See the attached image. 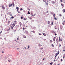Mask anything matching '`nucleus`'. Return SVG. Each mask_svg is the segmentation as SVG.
Here are the masks:
<instances>
[{
	"instance_id": "46",
	"label": "nucleus",
	"mask_w": 65,
	"mask_h": 65,
	"mask_svg": "<svg viewBox=\"0 0 65 65\" xmlns=\"http://www.w3.org/2000/svg\"><path fill=\"white\" fill-rule=\"evenodd\" d=\"M61 61H63L62 59H61Z\"/></svg>"
},
{
	"instance_id": "12",
	"label": "nucleus",
	"mask_w": 65,
	"mask_h": 65,
	"mask_svg": "<svg viewBox=\"0 0 65 65\" xmlns=\"http://www.w3.org/2000/svg\"><path fill=\"white\" fill-rule=\"evenodd\" d=\"M62 11V12H65V9H63Z\"/></svg>"
},
{
	"instance_id": "38",
	"label": "nucleus",
	"mask_w": 65,
	"mask_h": 65,
	"mask_svg": "<svg viewBox=\"0 0 65 65\" xmlns=\"http://www.w3.org/2000/svg\"><path fill=\"white\" fill-rule=\"evenodd\" d=\"M36 15V14H34V15H33V17H34V16H35V15Z\"/></svg>"
},
{
	"instance_id": "64",
	"label": "nucleus",
	"mask_w": 65,
	"mask_h": 65,
	"mask_svg": "<svg viewBox=\"0 0 65 65\" xmlns=\"http://www.w3.org/2000/svg\"><path fill=\"white\" fill-rule=\"evenodd\" d=\"M14 22H17V21H14Z\"/></svg>"
},
{
	"instance_id": "4",
	"label": "nucleus",
	"mask_w": 65,
	"mask_h": 65,
	"mask_svg": "<svg viewBox=\"0 0 65 65\" xmlns=\"http://www.w3.org/2000/svg\"><path fill=\"white\" fill-rule=\"evenodd\" d=\"M62 24L63 25L65 24V20L62 23Z\"/></svg>"
},
{
	"instance_id": "29",
	"label": "nucleus",
	"mask_w": 65,
	"mask_h": 65,
	"mask_svg": "<svg viewBox=\"0 0 65 65\" xmlns=\"http://www.w3.org/2000/svg\"><path fill=\"white\" fill-rule=\"evenodd\" d=\"M59 47H61V44L60 43H59Z\"/></svg>"
},
{
	"instance_id": "55",
	"label": "nucleus",
	"mask_w": 65,
	"mask_h": 65,
	"mask_svg": "<svg viewBox=\"0 0 65 65\" xmlns=\"http://www.w3.org/2000/svg\"><path fill=\"white\" fill-rule=\"evenodd\" d=\"M39 46H40V44H39Z\"/></svg>"
},
{
	"instance_id": "57",
	"label": "nucleus",
	"mask_w": 65,
	"mask_h": 65,
	"mask_svg": "<svg viewBox=\"0 0 65 65\" xmlns=\"http://www.w3.org/2000/svg\"><path fill=\"white\" fill-rule=\"evenodd\" d=\"M56 56H55V58H56Z\"/></svg>"
},
{
	"instance_id": "58",
	"label": "nucleus",
	"mask_w": 65,
	"mask_h": 65,
	"mask_svg": "<svg viewBox=\"0 0 65 65\" xmlns=\"http://www.w3.org/2000/svg\"><path fill=\"white\" fill-rule=\"evenodd\" d=\"M43 60H44V59H43Z\"/></svg>"
},
{
	"instance_id": "44",
	"label": "nucleus",
	"mask_w": 65,
	"mask_h": 65,
	"mask_svg": "<svg viewBox=\"0 0 65 65\" xmlns=\"http://www.w3.org/2000/svg\"><path fill=\"white\" fill-rule=\"evenodd\" d=\"M21 19H23V17H21Z\"/></svg>"
},
{
	"instance_id": "24",
	"label": "nucleus",
	"mask_w": 65,
	"mask_h": 65,
	"mask_svg": "<svg viewBox=\"0 0 65 65\" xmlns=\"http://www.w3.org/2000/svg\"><path fill=\"white\" fill-rule=\"evenodd\" d=\"M52 42V40H50V42Z\"/></svg>"
},
{
	"instance_id": "60",
	"label": "nucleus",
	"mask_w": 65,
	"mask_h": 65,
	"mask_svg": "<svg viewBox=\"0 0 65 65\" xmlns=\"http://www.w3.org/2000/svg\"><path fill=\"white\" fill-rule=\"evenodd\" d=\"M33 16V17H34V15H32V16Z\"/></svg>"
},
{
	"instance_id": "3",
	"label": "nucleus",
	"mask_w": 65,
	"mask_h": 65,
	"mask_svg": "<svg viewBox=\"0 0 65 65\" xmlns=\"http://www.w3.org/2000/svg\"><path fill=\"white\" fill-rule=\"evenodd\" d=\"M16 9H17V10L18 12V10H19V9H20L19 8V7H17Z\"/></svg>"
},
{
	"instance_id": "47",
	"label": "nucleus",
	"mask_w": 65,
	"mask_h": 65,
	"mask_svg": "<svg viewBox=\"0 0 65 65\" xmlns=\"http://www.w3.org/2000/svg\"><path fill=\"white\" fill-rule=\"evenodd\" d=\"M30 47H29V46H28V48H29Z\"/></svg>"
},
{
	"instance_id": "37",
	"label": "nucleus",
	"mask_w": 65,
	"mask_h": 65,
	"mask_svg": "<svg viewBox=\"0 0 65 65\" xmlns=\"http://www.w3.org/2000/svg\"><path fill=\"white\" fill-rule=\"evenodd\" d=\"M24 29H26L25 28H24V27H23V29L24 30Z\"/></svg>"
},
{
	"instance_id": "13",
	"label": "nucleus",
	"mask_w": 65,
	"mask_h": 65,
	"mask_svg": "<svg viewBox=\"0 0 65 65\" xmlns=\"http://www.w3.org/2000/svg\"><path fill=\"white\" fill-rule=\"evenodd\" d=\"M12 5H13V7H14V2H12Z\"/></svg>"
},
{
	"instance_id": "19",
	"label": "nucleus",
	"mask_w": 65,
	"mask_h": 65,
	"mask_svg": "<svg viewBox=\"0 0 65 65\" xmlns=\"http://www.w3.org/2000/svg\"><path fill=\"white\" fill-rule=\"evenodd\" d=\"M53 17H54V18H55V14H53Z\"/></svg>"
},
{
	"instance_id": "6",
	"label": "nucleus",
	"mask_w": 65,
	"mask_h": 65,
	"mask_svg": "<svg viewBox=\"0 0 65 65\" xmlns=\"http://www.w3.org/2000/svg\"><path fill=\"white\" fill-rule=\"evenodd\" d=\"M43 34L44 36H46V34L45 33H43Z\"/></svg>"
},
{
	"instance_id": "20",
	"label": "nucleus",
	"mask_w": 65,
	"mask_h": 65,
	"mask_svg": "<svg viewBox=\"0 0 65 65\" xmlns=\"http://www.w3.org/2000/svg\"><path fill=\"white\" fill-rule=\"evenodd\" d=\"M50 21H48V22H47V24H50Z\"/></svg>"
},
{
	"instance_id": "41",
	"label": "nucleus",
	"mask_w": 65,
	"mask_h": 65,
	"mask_svg": "<svg viewBox=\"0 0 65 65\" xmlns=\"http://www.w3.org/2000/svg\"><path fill=\"white\" fill-rule=\"evenodd\" d=\"M39 35H41V33H39Z\"/></svg>"
},
{
	"instance_id": "51",
	"label": "nucleus",
	"mask_w": 65,
	"mask_h": 65,
	"mask_svg": "<svg viewBox=\"0 0 65 65\" xmlns=\"http://www.w3.org/2000/svg\"><path fill=\"white\" fill-rule=\"evenodd\" d=\"M58 30H59V28H58Z\"/></svg>"
},
{
	"instance_id": "11",
	"label": "nucleus",
	"mask_w": 65,
	"mask_h": 65,
	"mask_svg": "<svg viewBox=\"0 0 65 65\" xmlns=\"http://www.w3.org/2000/svg\"><path fill=\"white\" fill-rule=\"evenodd\" d=\"M45 4L46 5L48 6V3H47V2H45Z\"/></svg>"
},
{
	"instance_id": "31",
	"label": "nucleus",
	"mask_w": 65,
	"mask_h": 65,
	"mask_svg": "<svg viewBox=\"0 0 65 65\" xmlns=\"http://www.w3.org/2000/svg\"><path fill=\"white\" fill-rule=\"evenodd\" d=\"M53 64V62H52V63H50V64H51V65Z\"/></svg>"
},
{
	"instance_id": "21",
	"label": "nucleus",
	"mask_w": 65,
	"mask_h": 65,
	"mask_svg": "<svg viewBox=\"0 0 65 65\" xmlns=\"http://www.w3.org/2000/svg\"><path fill=\"white\" fill-rule=\"evenodd\" d=\"M43 2H45V3H46V0H43Z\"/></svg>"
},
{
	"instance_id": "9",
	"label": "nucleus",
	"mask_w": 65,
	"mask_h": 65,
	"mask_svg": "<svg viewBox=\"0 0 65 65\" xmlns=\"http://www.w3.org/2000/svg\"><path fill=\"white\" fill-rule=\"evenodd\" d=\"M61 5L62 7H64V5L62 3H61Z\"/></svg>"
},
{
	"instance_id": "52",
	"label": "nucleus",
	"mask_w": 65,
	"mask_h": 65,
	"mask_svg": "<svg viewBox=\"0 0 65 65\" xmlns=\"http://www.w3.org/2000/svg\"><path fill=\"white\" fill-rule=\"evenodd\" d=\"M48 11H47L46 13H48Z\"/></svg>"
},
{
	"instance_id": "45",
	"label": "nucleus",
	"mask_w": 65,
	"mask_h": 65,
	"mask_svg": "<svg viewBox=\"0 0 65 65\" xmlns=\"http://www.w3.org/2000/svg\"><path fill=\"white\" fill-rule=\"evenodd\" d=\"M60 2H62V0H60Z\"/></svg>"
},
{
	"instance_id": "40",
	"label": "nucleus",
	"mask_w": 65,
	"mask_h": 65,
	"mask_svg": "<svg viewBox=\"0 0 65 65\" xmlns=\"http://www.w3.org/2000/svg\"><path fill=\"white\" fill-rule=\"evenodd\" d=\"M11 18L12 19H13V18H14V17H13V16H12V17H11Z\"/></svg>"
},
{
	"instance_id": "50",
	"label": "nucleus",
	"mask_w": 65,
	"mask_h": 65,
	"mask_svg": "<svg viewBox=\"0 0 65 65\" xmlns=\"http://www.w3.org/2000/svg\"><path fill=\"white\" fill-rule=\"evenodd\" d=\"M24 20H26V19L25 18H24Z\"/></svg>"
},
{
	"instance_id": "17",
	"label": "nucleus",
	"mask_w": 65,
	"mask_h": 65,
	"mask_svg": "<svg viewBox=\"0 0 65 65\" xmlns=\"http://www.w3.org/2000/svg\"><path fill=\"white\" fill-rule=\"evenodd\" d=\"M65 57V54H64L63 55V58H64Z\"/></svg>"
},
{
	"instance_id": "54",
	"label": "nucleus",
	"mask_w": 65,
	"mask_h": 65,
	"mask_svg": "<svg viewBox=\"0 0 65 65\" xmlns=\"http://www.w3.org/2000/svg\"><path fill=\"white\" fill-rule=\"evenodd\" d=\"M65 49H64V50H63V52H65Z\"/></svg>"
},
{
	"instance_id": "10",
	"label": "nucleus",
	"mask_w": 65,
	"mask_h": 65,
	"mask_svg": "<svg viewBox=\"0 0 65 65\" xmlns=\"http://www.w3.org/2000/svg\"><path fill=\"white\" fill-rule=\"evenodd\" d=\"M2 8L3 10L4 9H5V7H4V6H3Z\"/></svg>"
},
{
	"instance_id": "42",
	"label": "nucleus",
	"mask_w": 65,
	"mask_h": 65,
	"mask_svg": "<svg viewBox=\"0 0 65 65\" xmlns=\"http://www.w3.org/2000/svg\"><path fill=\"white\" fill-rule=\"evenodd\" d=\"M19 40V38H17V40Z\"/></svg>"
},
{
	"instance_id": "15",
	"label": "nucleus",
	"mask_w": 65,
	"mask_h": 65,
	"mask_svg": "<svg viewBox=\"0 0 65 65\" xmlns=\"http://www.w3.org/2000/svg\"><path fill=\"white\" fill-rule=\"evenodd\" d=\"M12 6V4H9V7H11Z\"/></svg>"
},
{
	"instance_id": "23",
	"label": "nucleus",
	"mask_w": 65,
	"mask_h": 65,
	"mask_svg": "<svg viewBox=\"0 0 65 65\" xmlns=\"http://www.w3.org/2000/svg\"><path fill=\"white\" fill-rule=\"evenodd\" d=\"M30 12H29V11H28V13L27 14H30Z\"/></svg>"
},
{
	"instance_id": "59",
	"label": "nucleus",
	"mask_w": 65,
	"mask_h": 65,
	"mask_svg": "<svg viewBox=\"0 0 65 65\" xmlns=\"http://www.w3.org/2000/svg\"><path fill=\"white\" fill-rule=\"evenodd\" d=\"M56 61V60H54V61Z\"/></svg>"
},
{
	"instance_id": "34",
	"label": "nucleus",
	"mask_w": 65,
	"mask_h": 65,
	"mask_svg": "<svg viewBox=\"0 0 65 65\" xmlns=\"http://www.w3.org/2000/svg\"><path fill=\"white\" fill-rule=\"evenodd\" d=\"M18 12H19V13H20L21 12L20 11H18Z\"/></svg>"
},
{
	"instance_id": "33",
	"label": "nucleus",
	"mask_w": 65,
	"mask_h": 65,
	"mask_svg": "<svg viewBox=\"0 0 65 65\" xmlns=\"http://www.w3.org/2000/svg\"><path fill=\"white\" fill-rule=\"evenodd\" d=\"M53 23H54V22H53H53H52L51 24L52 25H53Z\"/></svg>"
},
{
	"instance_id": "43",
	"label": "nucleus",
	"mask_w": 65,
	"mask_h": 65,
	"mask_svg": "<svg viewBox=\"0 0 65 65\" xmlns=\"http://www.w3.org/2000/svg\"><path fill=\"white\" fill-rule=\"evenodd\" d=\"M20 10H23V8H21L20 9Z\"/></svg>"
},
{
	"instance_id": "39",
	"label": "nucleus",
	"mask_w": 65,
	"mask_h": 65,
	"mask_svg": "<svg viewBox=\"0 0 65 65\" xmlns=\"http://www.w3.org/2000/svg\"><path fill=\"white\" fill-rule=\"evenodd\" d=\"M60 37H59V41H60Z\"/></svg>"
},
{
	"instance_id": "26",
	"label": "nucleus",
	"mask_w": 65,
	"mask_h": 65,
	"mask_svg": "<svg viewBox=\"0 0 65 65\" xmlns=\"http://www.w3.org/2000/svg\"><path fill=\"white\" fill-rule=\"evenodd\" d=\"M51 13L52 14H53L54 13H53V12H51Z\"/></svg>"
},
{
	"instance_id": "8",
	"label": "nucleus",
	"mask_w": 65,
	"mask_h": 65,
	"mask_svg": "<svg viewBox=\"0 0 65 65\" xmlns=\"http://www.w3.org/2000/svg\"><path fill=\"white\" fill-rule=\"evenodd\" d=\"M60 29H63V26L62 25L60 26Z\"/></svg>"
},
{
	"instance_id": "18",
	"label": "nucleus",
	"mask_w": 65,
	"mask_h": 65,
	"mask_svg": "<svg viewBox=\"0 0 65 65\" xmlns=\"http://www.w3.org/2000/svg\"><path fill=\"white\" fill-rule=\"evenodd\" d=\"M10 27L12 29H13V27H12V26H11V25L10 26Z\"/></svg>"
},
{
	"instance_id": "32",
	"label": "nucleus",
	"mask_w": 65,
	"mask_h": 65,
	"mask_svg": "<svg viewBox=\"0 0 65 65\" xmlns=\"http://www.w3.org/2000/svg\"><path fill=\"white\" fill-rule=\"evenodd\" d=\"M52 33H55V32H54V31H52Z\"/></svg>"
},
{
	"instance_id": "16",
	"label": "nucleus",
	"mask_w": 65,
	"mask_h": 65,
	"mask_svg": "<svg viewBox=\"0 0 65 65\" xmlns=\"http://www.w3.org/2000/svg\"><path fill=\"white\" fill-rule=\"evenodd\" d=\"M59 40L58 38H57L56 39V41L57 42H58V41Z\"/></svg>"
},
{
	"instance_id": "35",
	"label": "nucleus",
	"mask_w": 65,
	"mask_h": 65,
	"mask_svg": "<svg viewBox=\"0 0 65 65\" xmlns=\"http://www.w3.org/2000/svg\"><path fill=\"white\" fill-rule=\"evenodd\" d=\"M8 61H9V62H11V60H9V59H8Z\"/></svg>"
},
{
	"instance_id": "1",
	"label": "nucleus",
	"mask_w": 65,
	"mask_h": 65,
	"mask_svg": "<svg viewBox=\"0 0 65 65\" xmlns=\"http://www.w3.org/2000/svg\"><path fill=\"white\" fill-rule=\"evenodd\" d=\"M59 51H58V53H57V54H56V57L57 56V55H59Z\"/></svg>"
},
{
	"instance_id": "30",
	"label": "nucleus",
	"mask_w": 65,
	"mask_h": 65,
	"mask_svg": "<svg viewBox=\"0 0 65 65\" xmlns=\"http://www.w3.org/2000/svg\"><path fill=\"white\" fill-rule=\"evenodd\" d=\"M59 16H60V17H61V16H62V15L61 14H60L59 15Z\"/></svg>"
},
{
	"instance_id": "49",
	"label": "nucleus",
	"mask_w": 65,
	"mask_h": 65,
	"mask_svg": "<svg viewBox=\"0 0 65 65\" xmlns=\"http://www.w3.org/2000/svg\"><path fill=\"white\" fill-rule=\"evenodd\" d=\"M46 39H44V41H46Z\"/></svg>"
},
{
	"instance_id": "56",
	"label": "nucleus",
	"mask_w": 65,
	"mask_h": 65,
	"mask_svg": "<svg viewBox=\"0 0 65 65\" xmlns=\"http://www.w3.org/2000/svg\"><path fill=\"white\" fill-rule=\"evenodd\" d=\"M10 29H7V30H10Z\"/></svg>"
},
{
	"instance_id": "14",
	"label": "nucleus",
	"mask_w": 65,
	"mask_h": 65,
	"mask_svg": "<svg viewBox=\"0 0 65 65\" xmlns=\"http://www.w3.org/2000/svg\"><path fill=\"white\" fill-rule=\"evenodd\" d=\"M23 37L24 38H26V36H25V35H23Z\"/></svg>"
},
{
	"instance_id": "61",
	"label": "nucleus",
	"mask_w": 65,
	"mask_h": 65,
	"mask_svg": "<svg viewBox=\"0 0 65 65\" xmlns=\"http://www.w3.org/2000/svg\"><path fill=\"white\" fill-rule=\"evenodd\" d=\"M24 48H26V47H24Z\"/></svg>"
},
{
	"instance_id": "48",
	"label": "nucleus",
	"mask_w": 65,
	"mask_h": 65,
	"mask_svg": "<svg viewBox=\"0 0 65 65\" xmlns=\"http://www.w3.org/2000/svg\"><path fill=\"white\" fill-rule=\"evenodd\" d=\"M2 31H1V32H0V34H1V33H2Z\"/></svg>"
},
{
	"instance_id": "62",
	"label": "nucleus",
	"mask_w": 65,
	"mask_h": 65,
	"mask_svg": "<svg viewBox=\"0 0 65 65\" xmlns=\"http://www.w3.org/2000/svg\"><path fill=\"white\" fill-rule=\"evenodd\" d=\"M0 39H2V38H0Z\"/></svg>"
},
{
	"instance_id": "28",
	"label": "nucleus",
	"mask_w": 65,
	"mask_h": 65,
	"mask_svg": "<svg viewBox=\"0 0 65 65\" xmlns=\"http://www.w3.org/2000/svg\"><path fill=\"white\" fill-rule=\"evenodd\" d=\"M62 41V39H61V38L60 39V41Z\"/></svg>"
},
{
	"instance_id": "63",
	"label": "nucleus",
	"mask_w": 65,
	"mask_h": 65,
	"mask_svg": "<svg viewBox=\"0 0 65 65\" xmlns=\"http://www.w3.org/2000/svg\"><path fill=\"white\" fill-rule=\"evenodd\" d=\"M4 53V52H3H3H2V53Z\"/></svg>"
},
{
	"instance_id": "53",
	"label": "nucleus",
	"mask_w": 65,
	"mask_h": 65,
	"mask_svg": "<svg viewBox=\"0 0 65 65\" xmlns=\"http://www.w3.org/2000/svg\"><path fill=\"white\" fill-rule=\"evenodd\" d=\"M55 36H56V35H57V34H56V33H55Z\"/></svg>"
},
{
	"instance_id": "36",
	"label": "nucleus",
	"mask_w": 65,
	"mask_h": 65,
	"mask_svg": "<svg viewBox=\"0 0 65 65\" xmlns=\"http://www.w3.org/2000/svg\"><path fill=\"white\" fill-rule=\"evenodd\" d=\"M31 32H34V33L35 32V31L34 30H33L32 31H31Z\"/></svg>"
},
{
	"instance_id": "22",
	"label": "nucleus",
	"mask_w": 65,
	"mask_h": 65,
	"mask_svg": "<svg viewBox=\"0 0 65 65\" xmlns=\"http://www.w3.org/2000/svg\"><path fill=\"white\" fill-rule=\"evenodd\" d=\"M52 47H54V45H53V44H52Z\"/></svg>"
},
{
	"instance_id": "7",
	"label": "nucleus",
	"mask_w": 65,
	"mask_h": 65,
	"mask_svg": "<svg viewBox=\"0 0 65 65\" xmlns=\"http://www.w3.org/2000/svg\"><path fill=\"white\" fill-rule=\"evenodd\" d=\"M56 37H54L53 39V40L54 41H55V40Z\"/></svg>"
},
{
	"instance_id": "2",
	"label": "nucleus",
	"mask_w": 65,
	"mask_h": 65,
	"mask_svg": "<svg viewBox=\"0 0 65 65\" xmlns=\"http://www.w3.org/2000/svg\"><path fill=\"white\" fill-rule=\"evenodd\" d=\"M51 3H52V4H54L55 2L54 1H52Z\"/></svg>"
},
{
	"instance_id": "25",
	"label": "nucleus",
	"mask_w": 65,
	"mask_h": 65,
	"mask_svg": "<svg viewBox=\"0 0 65 65\" xmlns=\"http://www.w3.org/2000/svg\"><path fill=\"white\" fill-rule=\"evenodd\" d=\"M54 19L55 20H57V18H56L55 16V18H54Z\"/></svg>"
},
{
	"instance_id": "5",
	"label": "nucleus",
	"mask_w": 65,
	"mask_h": 65,
	"mask_svg": "<svg viewBox=\"0 0 65 65\" xmlns=\"http://www.w3.org/2000/svg\"><path fill=\"white\" fill-rule=\"evenodd\" d=\"M15 24H14V23H13L12 24V26L13 27H14V26H15Z\"/></svg>"
},
{
	"instance_id": "27",
	"label": "nucleus",
	"mask_w": 65,
	"mask_h": 65,
	"mask_svg": "<svg viewBox=\"0 0 65 65\" xmlns=\"http://www.w3.org/2000/svg\"><path fill=\"white\" fill-rule=\"evenodd\" d=\"M20 26H21V25H22V23H21V22H20Z\"/></svg>"
}]
</instances>
